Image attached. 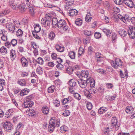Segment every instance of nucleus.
Here are the masks:
<instances>
[{
  "label": "nucleus",
  "mask_w": 135,
  "mask_h": 135,
  "mask_svg": "<svg viewBox=\"0 0 135 135\" xmlns=\"http://www.w3.org/2000/svg\"><path fill=\"white\" fill-rule=\"evenodd\" d=\"M135 26V23L134 24ZM128 34L130 38L132 39L135 38V27L131 26L129 27L128 30Z\"/></svg>",
  "instance_id": "obj_8"
},
{
  "label": "nucleus",
  "mask_w": 135,
  "mask_h": 135,
  "mask_svg": "<svg viewBox=\"0 0 135 135\" xmlns=\"http://www.w3.org/2000/svg\"><path fill=\"white\" fill-rule=\"evenodd\" d=\"M53 103L55 106L56 107H59L60 105V102L59 100L55 99L53 101Z\"/></svg>",
  "instance_id": "obj_51"
},
{
  "label": "nucleus",
  "mask_w": 135,
  "mask_h": 135,
  "mask_svg": "<svg viewBox=\"0 0 135 135\" xmlns=\"http://www.w3.org/2000/svg\"><path fill=\"white\" fill-rule=\"evenodd\" d=\"M134 108L132 106H127L126 108L125 111L127 113H129L133 110Z\"/></svg>",
  "instance_id": "obj_29"
},
{
  "label": "nucleus",
  "mask_w": 135,
  "mask_h": 135,
  "mask_svg": "<svg viewBox=\"0 0 135 135\" xmlns=\"http://www.w3.org/2000/svg\"><path fill=\"white\" fill-rule=\"evenodd\" d=\"M33 104V102L30 100H25L22 104V106L25 108L32 107Z\"/></svg>",
  "instance_id": "obj_13"
},
{
  "label": "nucleus",
  "mask_w": 135,
  "mask_h": 135,
  "mask_svg": "<svg viewBox=\"0 0 135 135\" xmlns=\"http://www.w3.org/2000/svg\"><path fill=\"white\" fill-rule=\"evenodd\" d=\"M78 11L76 10L72 9H70L69 12V15L71 16H76L78 13Z\"/></svg>",
  "instance_id": "obj_17"
},
{
  "label": "nucleus",
  "mask_w": 135,
  "mask_h": 135,
  "mask_svg": "<svg viewBox=\"0 0 135 135\" xmlns=\"http://www.w3.org/2000/svg\"><path fill=\"white\" fill-rule=\"evenodd\" d=\"M85 21L86 22H89L91 20V17L90 13H87L85 17Z\"/></svg>",
  "instance_id": "obj_31"
},
{
  "label": "nucleus",
  "mask_w": 135,
  "mask_h": 135,
  "mask_svg": "<svg viewBox=\"0 0 135 135\" xmlns=\"http://www.w3.org/2000/svg\"><path fill=\"white\" fill-rule=\"evenodd\" d=\"M111 124L110 125L109 128L111 129L115 128V130L116 131L118 130L120 126V124H117V119L116 117H112L111 120Z\"/></svg>",
  "instance_id": "obj_2"
},
{
  "label": "nucleus",
  "mask_w": 135,
  "mask_h": 135,
  "mask_svg": "<svg viewBox=\"0 0 135 135\" xmlns=\"http://www.w3.org/2000/svg\"><path fill=\"white\" fill-rule=\"evenodd\" d=\"M103 31L105 33L107 37H110V34L111 33L110 30L109 29H106L105 28H104L103 29Z\"/></svg>",
  "instance_id": "obj_28"
},
{
  "label": "nucleus",
  "mask_w": 135,
  "mask_h": 135,
  "mask_svg": "<svg viewBox=\"0 0 135 135\" xmlns=\"http://www.w3.org/2000/svg\"><path fill=\"white\" fill-rule=\"evenodd\" d=\"M57 26L59 28L62 29L65 31L69 30V27L67 25L66 21L63 19L59 21L57 23Z\"/></svg>",
  "instance_id": "obj_4"
},
{
  "label": "nucleus",
  "mask_w": 135,
  "mask_h": 135,
  "mask_svg": "<svg viewBox=\"0 0 135 135\" xmlns=\"http://www.w3.org/2000/svg\"><path fill=\"white\" fill-rule=\"evenodd\" d=\"M107 7L109 11L112 10L113 9H117V7H114L111 5L110 6L109 4H107Z\"/></svg>",
  "instance_id": "obj_55"
},
{
  "label": "nucleus",
  "mask_w": 135,
  "mask_h": 135,
  "mask_svg": "<svg viewBox=\"0 0 135 135\" xmlns=\"http://www.w3.org/2000/svg\"><path fill=\"white\" fill-rule=\"evenodd\" d=\"M14 0H9L8 3L9 5L11 7V8L12 6H13V5L14 4Z\"/></svg>",
  "instance_id": "obj_58"
},
{
  "label": "nucleus",
  "mask_w": 135,
  "mask_h": 135,
  "mask_svg": "<svg viewBox=\"0 0 135 135\" xmlns=\"http://www.w3.org/2000/svg\"><path fill=\"white\" fill-rule=\"evenodd\" d=\"M31 45L33 47V48L35 49L36 50L37 49L36 48L38 47V46L37 45L36 43L34 42H31Z\"/></svg>",
  "instance_id": "obj_59"
},
{
  "label": "nucleus",
  "mask_w": 135,
  "mask_h": 135,
  "mask_svg": "<svg viewBox=\"0 0 135 135\" xmlns=\"http://www.w3.org/2000/svg\"><path fill=\"white\" fill-rule=\"evenodd\" d=\"M9 11L7 10H5L1 12L0 13V17L3 16L4 15L8 13Z\"/></svg>",
  "instance_id": "obj_54"
},
{
  "label": "nucleus",
  "mask_w": 135,
  "mask_h": 135,
  "mask_svg": "<svg viewBox=\"0 0 135 135\" xmlns=\"http://www.w3.org/2000/svg\"><path fill=\"white\" fill-rule=\"evenodd\" d=\"M0 51L1 53L6 54L7 52V49L4 46H2L0 49Z\"/></svg>",
  "instance_id": "obj_49"
},
{
  "label": "nucleus",
  "mask_w": 135,
  "mask_h": 135,
  "mask_svg": "<svg viewBox=\"0 0 135 135\" xmlns=\"http://www.w3.org/2000/svg\"><path fill=\"white\" fill-rule=\"evenodd\" d=\"M34 32H38L41 30V28L40 26H39V24H37L35 26L34 25Z\"/></svg>",
  "instance_id": "obj_34"
},
{
  "label": "nucleus",
  "mask_w": 135,
  "mask_h": 135,
  "mask_svg": "<svg viewBox=\"0 0 135 135\" xmlns=\"http://www.w3.org/2000/svg\"><path fill=\"white\" fill-rule=\"evenodd\" d=\"M104 90V88L102 86L100 87L98 90V93H103Z\"/></svg>",
  "instance_id": "obj_57"
},
{
  "label": "nucleus",
  "mask_w": 135,
  "mask_h": 135,
  "mask_svg": "<svg viewBox=\"0 0 135 135\" xmlns=\"http://www.w3.org/2000/svg\"><path fill=\"white\" fill-rule=\"evenodd\" d=\"M20 5H17L14 4L13 5V6H12L11 7L12 9H14L17 10L18 8H19Z\"/></svg>",
  "instance_id": "obj_62"
},
{
  "label": "nucleus",
  "mask_w": 135,
  "mask_h": 135,
  "mask_svg": "<svg viewBox=\"0 0 135 135\" xmlns=\"http://www.w3.org/2000/svg\"><path fill=\"white\" fill-rule=\"evenodd\" d=\"M26 7L25 4H21L19 8L20 11L22 13L24 12L26 9Z\"/></svg>",
  "instance_id": "obj_26"
},
{
  "label": "nucleus",
  "mask_w": 135,
  "mask_h": 135,
  "mask_svg": "<svg viewBox=\"0 0 135 135\" xmlns=\"http://www.w3.org/2000/svg\"><path fill=\"white\" fill-rule=\"evenodd\" d=\"M11 44L13 46H16L17 45V41L16 39H13L11 41Z\"/></svg>",
  "instance_id": "obj_53"
},
{
  "label": "nucleus",
  "mask_w": 135,
  "mask_h": 135,
  "mask_svg": "<svg viewBox=\"0 0 135 135\" xmlns=\"http://www.w3.org/2000/svg\"><path fill=\"white\" fill-rule=\"evenodd\" d=\"M86 107L88 110H90L92 108V104L90 102L88 103L87 104Z\"/></svg>",
  "instance_id": "obj_56"
},
{
  "label": "nucleus",
  "mask_w": 135,
  "mask_h": 135,
  "mask_svg": "<svg viewBox=\"0 0 135 135\" xmlns=\"http://www.w3.org/2000/svg\"><path fill=\"white\" fill-rule=\"evenodd\" d=\"M55 90V86H51L49 87L48 89V91L50 93H53Z\"/></svg>",
  "instance_id": "obj_41"
},
{
  "label": "nucleus",
  "mask_w": 135,
  "mask_h": 135,
  "mask_svg": "<svg viewBox=\"0 0 135 135\" xmlns=\"http://www.w3.org/2000/svg\"><path fill=\"white\" fill-rule=\"evenodd\" d=\"M55 48L57 51L60 52H62L64 50V47L61 46L58 44L55 45Z\"/></svg>",
  "instance_id": "obj_24"
},
{
  "label": "nucleus",
  "mask_w": 135,
  "mask_h": 135,
  "mask_svg": "<svg viewBox=\"0 0 135 135\" xmlns=\"http://www.w3.org/2000/svg\"><path fill=\"white\" fill-rule=\"evenodd\" d=\"M68 127L65 126H61L60 128V131L61 132H63L64 131L66 132L68 131Z\"/></svg>",
  "instance_id": "obj_40"
},
{
  "label": "nucleus",
  "mask_w": 135,
  "mask_h": 135,
  "mask_svg": "<svg viewBox=\"0 0 135 135\" xmlns=\"http://www.w3.org/2000/svg\"><path fill=\"white\" fill-rule=\"evenodd\" d=\"M108 109L107 108L105 107H102L100 108L98 110V112L100 114H102L107 110Z\"/></svg>",
  "instance_id": "obj_23"
},
{
  "label": "nucleus",
  "mask_w": 135,
  "mask_h": 135,
  "mask_svg": "<svg viewBox=\"0 0 135 135\" xmlns=\"http://www.w3.org/2000/svg\"><path fill=\"white\" fill-rule=\"evenodd\" d=\"M75 23L76 25L79 26L82 24V20L80 18H78L76 20Z\"/></svg>",
  "instance_id": "obj_38"
},
{
  "label": "nucleus",
  "mask_w": 135,
  "mask_h": 135,
  "mask_svg": "<svg viewBox=\"0 0 135 135\" xmlns=\"http://www.w3.org/2000/svg\"><path fill=\"white\" fill-rule=\"evenodd\" d=\"M68 55L69 57L71 59H75V54L73 51H70Z\"/></svg>",
  "instance_id": "obj_30"
},
{
  "label": "nucleus",
  "mask_w": 135,
  "mask_h": 135,
  "mask_svg": "<svg viewBox=\"0 0 135 135\" xmlns=\"http://www.w3.org/2000/svg\"><path fill=\"white\" fill-rule=\"evenodd\" d=\"M13 125L10 122H6L3 125L4 129L8 132L10 131L13 128Z\"/></svg>",
  "instance_id": "obj_10"
},
{
  "label": "nucleus",
  "mask_w": 135,
  "mask_h": 135,
  "mask_svg": "<svg viewBox=\"0 0 135 135\" xmlns=\"http://www.w3.org/2000/svg\"><path fill=\"white\" fill-rule=\"evenodd\" d=\"M89 73L87 70H82L81 71V73H80V75L82 78V79H88L91 78V77L90 76L88 75Z\"/></svg>",
  "instance_id": "obj_11"
},
{
  "label": "nucleus",
  "mask_w": 135,
  "mask_h": 135,
  "mask_svg": "<svg viewBox=\"0 0 135 135\" xmlns=\"http://www.w3.org/2000/svg\"><path fill=\"white\" fill-rule=\"evenodd\" d=\"M48 38L51 40L52 41L54 39L55 37V33L52 31H51L48 34Z\"/></svg>",
  "instance_id": "obj_22"
},
{
  "label": "nucleus",
  "mask_w": 135,
  "mask_h": 135,
  "mask_svg": "<svg viewBox=\"0 0 135 135\" xmlns=\"http://www.w3.org/2000/svg\"><path fill=\"white\" fill-rule=\"evenodd\" d=\"M70 111L67 110L64 111L62 114L64 117H67L70 115Z\"/></svg>",
  "instance_id": "obj_48"
},
{
  "label": "nucleus",
  "mask_w": 135,
  "mask_h": 135,
  "mask_svg": "<svg viewBox=\"0 0 135 135\" xmlns=\"http://www.w3.org/2000/svg\"><path fill=\"white\" fill-rule=\"evenodd\" d=\"M23 32L21 29H18L16 31V35L18 37L21 36L23 34Z\"/></svg>",
  "instance_id": "obj_42"
},
{
  "label": "nucleus",
  "mask_w": 135,
  "mask_h": 135,
  "mask_svg": "<svg viewBox=\"0 0 135 135\" xmlns=\"http://www.w3.org/2000/svg\"><path fill=\"white\" fill-rule=\"evenodd\" d=\"M123 62L119 58H116L115 61H113L111 64L112 66L115 69L120 67L123 64Z\"/></svg>",
  "instance_id": "obj_5"
},
{
  "label": "nucleus",
  "mask_w": 135,
  "mask_h": 135,
  "mask_svg": "<svg viewBox=\"0 0 135 135\" xmlns=\"http://www.w3.org/2000/svg\"><path fill=\"white\" fill-rule=\"evenodd\" d=\"M33 36L36 38L37 39H40V38L38 34L37 33V32H35L34 31L32 32Z\"/></svg>",
  "instance_id": "obj_47"
},
{
  "label": "nucleus",
  "mask_w": 135,
  "mask_h": 135,
  "mask_svg": "<svg viewBox=\"0 0 135 135\" xmlns=\"http://www.w3.org/2000/svg\"><path fill=\"white\" fill-rule=\"evenodd\" d=\"M122 3L123 4H125L130 8H133L134 6V3L132 0H123Z\"/></svg>",
  "instance_id": "obj_12"
},
{
  "label": "nucleus",
  "mask_w": 135,
  "mask_h": 135,
  "mask_svg": "<svg viewBox=\"0 0 135 135\" xmlns=\"http://www.w3.org/2000/svg\"><path fill=\"white\" fill-rule=\"evenodd\" d=\"M6 27L8 30L12 33H13L15 30V26L13 24L11 23H8L6 25Z\"/></svg>",
  "instance_id": "obj_15"
},
{
  "label": "nucleus",
  "mask_w": 135,
  "mask_h": 135,
  "mask_svg": "<svg viewBox=\"0 0 135 135\" xmlns=\"http://www.w3.org/2000/svg\"><path fill=\"white\" fill-rule=\"evenodd\" d=\"M74 0H65V3L64 7L66 9H68L70 6L73 5L74 3Z\"/></svg>",
  "instance_id": "obj_14"
},
{
  "label": "nucleus",
  "mask_w": 135,
  "mask_h": 135,
  "mask_svg": "<svg viewBox=\"0 0 135 135\" xmlns=\"http://www.w3.org/2000/svg\"><path fill=\"white\" fill-rule=\"evenodd\" d=\"M52 25H55L56 26L57 25V23L58 22V21L57 18H53L52 20Z\"/></svg>",
  "instance_id": "obj_52"
},
{
  "label": "nucleus",
  "mask_w": 135,
  "mask_h": 135,
  "mask_svg": "<svg viewBox=\"0 0 135 135\" xmlns=\"http://www.w3.org/2000/svg\"><path fill=\"white\" fill-rule=\"evenodd\" d=\"M94 36L95 38L96 39H99L101 37V34L99 32H95L94 34Z\"/></svg>",
  "instance_id": "obj_50"
},
{
  "label": "nucleus",
  "mask_w": 135,
  "mask_h": 135,
  "mask_svg": "<svg viewBox=\"0 0 135 135\" xmlns=\"http://www.w3.org/2000/svg\"><path fill=\"white\" fill-rule=\"evenodd\" d=\"M79 86L82 88H85L87 86L88 84L89 83L90 81L88 79H81L77 81Z\"/></svg>",
  "instance_id": "obj_6"
},
{
  "label": "nucleus",
  "mask_w": 135,
  "mask_h": 135,
  "mask_svg": "<svg viewBox=\"0 0 135 135\" xmlns=\"http://www.w3.org/2000/svg\"><path fill=\"white\" fill-rule=\"evenodd\" d=\"M73 71V69L71 66L68 67L66 70V71L67 73L69 74H71Z\"/></svg>",
  "instance_id": "obj_32"
},
{
  "label": "nucleus",
  "mask_w": 135,
  "mask_h": 135,
  "mask_svg": "<svg viewBox=\"0 0 135 135\" xmlns=\"http://www.w3.org/2000/svg\"><path fill=\"white\" fill-rule=\"evenodd\" d=\"M35 61H36L40 64L42 65L43 64V60L41 57L38 58L36 60H35Z\"/></svg>",
  "instance_id": "obj_39"
},
{
  "label": "nucleus",
  "mask_w": 135,
  "mask_h": 135,
  "mask_svg": "<svg viewBox=\"0 0 135 135\" xmlns=\"http://www.w3.org/2000/svg\"><path fill=\"white\" fill-rule=\"evenodd\" d=\"M118 17L119 19L122 20L124 23L127 22V21L130 22H131L133 24L135 23V17H133L131 18L127 15H125L123 16L120 14L118 15L117 16H115L114 18H116L117 19Z\"/></svg>",
  "instance_id": "obj_1"
},
{
  "label": "nucleus",
  "mask_w": 135,
  "mask_h": 135,
  "mask_svg": "<svg viewBox=\"0 0 135 135\" xmlns=\"http://www.w3.org/2000/svg\"><path fill=\"white\" fill-rule=\"evenodd\" d=\"M16 52L15 50L12 49L10 52V58L12 61L14 60L16 57Z\"/></svg>",
  "instance_id": "obj_18"
},
{
  "label": "nucleus",
  "mask_w": 135,
  "mask_h": 135,
  "mask_svg": "<svg viewBox=\"0 0 135 135\" xmlns=\"http://www.w3.org/2000/svg\"><path fill=\"white\" fill-rule=\"evenodd\" d=\"M36 71L37 73L39 74H42L43 71L42 68L40 66H39L37 68Z\"/></svg>",
  "instance_id": "obj_44"
},
{
  "label": "nucleus",
  "mask_w": 135,
  "mask_h": 135,
  "mask_svg": "<svg viewBox=\"0 0 135 135\" xmlns=\"http://www.w3.org/2000/svg\"><path fill=\"white\" fill-rule=\"evenodd\" d=\"M13 110L12 109H10L8 110V111L6 113V117L7 118L10 117L13 114Z\"/></svg>",
  "instance_id": "obj_25"
},
{
  "label": "nucleus",
  "mask_w": 135,
  "mask_h": 135,
  "mask_svg": "<svg viewBox=\"0 0 135 135\" xmlns=\"http://www.w3.org/2000/svg\"><path fill=\"white\" fill-rule=\"evenodd\" d=\"M112 42L113 43H114L116 41L117 35L115 33H112Z\"/></svg>",
  "instance_id": "obj_45"
},
{
  "label": "nucleus",
  "mask_w": 135,
  "mask_h": 135,
  "mask_svg": "<svg viewBox=\"0 0 135 135\" xmlns=\"http://www.w3.org/2000/svg\"><path fill=\"white\" fill-rule=\"evenodd\" d=\"M74 97L78 100H80L81 98L80 95L78 93H76L75 94Z\"/></svg>",
  "instance_id": "obj_61"
},
{
  "label": "nucleus",
  "mask_w": 135,
  "mask_h": 135,
  "mask_svg": "<svg viewBox=\"0 0 135 135\" xmlns=\"http://www.w3.org/2000/svg\"><path fill=\"white\" fill-rule=\"evenodd\" d=\"M78 52V56H79L84 53L85 51L82 47H80L79 49Z\"/></svg>",
  "instance_id": "obj_37"
},
{
  "label": "nucleus",
  "mask_w": 135,
  "mask_h": 135,
  "mask_svg": "<svg viewBox=\"0 0 135 135\" xmlns=\"http://www.w3.org/2000/svg\"><path fill=\"white\" fill-rule=\"evenodd\" d=\"M28 73L25 71H22L21 72V75L22 77H24L28 76Z\"/></svg>",
  "instance_id": "obj_64"
},
{
  "label": "nucleus",
  "mask_w": 135,
  "mask_h": 135,
  "mask_svg": "<svg viewBox=\"0 0 135 135\" xmlns=\"http://www.w3.org/2000/svg\"><path fill=\"white\" fill-rule=\"evenodd\" d=\"M5 83V80L3 79H0V91H1L3 89L2 85H4Z\"/></svg>",
  "instance_id": "obj_36"
},
{
  "label": "nucleus",
  "mask_w": 135,
  "mask_h": 135,
  "mask_svg": "<svg viewBox=\"0 0 135 135\" xmlns=\"http://www.w3.org/2000/svg\"><path fill=\"white\" fill-rule=\"evenodd\" d=\"M55 122L54 121H53L50 120L48 126V130L50 133L53 132L55 127H57L55 124Z\"/></svg>",
  "instance_id": "obj_9"
},
{
  "label": "nucleus",
  "mask_w": 135,
  "mask_h": 135,
  "mask_svg": "<svg viewBox=\"0 0 135 135\" xmlns=\"http://www.w3.org/2000/svg\"><path fill=\"white\" fill-rule=\"evenodd\" d=\"M22 66L23 67H27L28 65V62L27 59L25 57H22L20 59Z\"/></svg>",
  "instance_id": "obj_16"
},
{
  "label": "nucleus",
  "mask_w": 135,
  "mask_h": 135,
  "mask_svg": "<svg viewBox=\"0 0 135 135\" xmlns=\"http://www.w3.org/2000/svg\"><path fill=\"white\" fill-rule=\"evenodd\" d=\"M93 49L91 46H90L88 47V54L89 55L91 54L93 52Z\"/></svg>",
  "instance_id": "obj_63"
},
{
  "label": "nucleus",
  "mask_w": 135,
  "mask_h": 135,
  "mask_svg": "<svg viewBox=\"0 0 135 135\" xmlns=\"http://www.w3.org/2000/svg\"><path fill=\"white\" fill-rule=\"evenodd\" d=\"M30 115L33 116L36 114L35 110L33 109H30L29 110Z\"/></svg>",
  "instance_id": "obj_43"
},
{
  "label": "nucleus",
  "mask_w": 135,
  "mask_h": 135,
  "mask_svg": "<svg viewBox=\"0 0 135 135\" xmlns=\"http://www.w3.org/2000/svg\"><path fill=\"white\" fill-rule=\"evenodd\" d=\"M72 100V99L70 97H69L67 98H64L62 101V103L63 105H64L68 103Z\"/></svg>",
  "instance_id": "obj_20"
},
{
  "label": "nucleus",
  "mask_w": 135,
  "mask_h": 135,
  "mask_svg": "<svg viewBox=\"0 0 135 135\" xmlns=\"http://www.w3.org/2000/svg\"><path fill=\"white\" fill-rule=\"evenodd\" d=\"M17 83L22 86H25L26 84V81L24 79L20 80V81H18Z\"/></svg>",
  "instance_id": "obj_35"
},
{
  "label": "nucleus",
  "mask_w": 135,
  "mask_h": 135,
  "mask_svg": "<svg viewBox=\"0 0 135 135\" xmlns=\"http://www.w3.org/2000/svg\"><path fill=\"white\" fill-rule=\"evenodd\" d=\"M50 120H51L53 121V120L55 122V124H56V126L57 127H58L59 126V125L60 124V121L59 120H56L55 119V117L52 118L50 119Z\"/></svg>",
  "instance_id": "obj_33"
},
{
  "label": "nucleus",
  "mask_w": 135,
  "mask_h": 135,
  "mask_svg": "<svg viewBox=\"0 0 135 135\" xmlns=\"http://www.w3.org/2000/svg\"><path fill=\"white\" fill-rule=\"evenodd\" d=\"M89 80L90 81L89 83H90V86L91 87H93L95 86V81L93 79H89Z\"/></svg>",
  "instance_id": "obj_46"
},
{
  "label": "nucleus",
  "mask_w": 135,
  "mask_h": 135,
  "mask_svg": "<svg viewBox=\"0 0 135 135\" xmlns=\"http://www.w3.org/2000/svg\"><path fill=\"white\" fill-rule=\"evenodd\" d=\"M42 111L44 114H47L49 113V109L47 106H45L42 108Z\"/></svg>",
  "instance_id": "obj_27"
},
{
  "label": "nucleus",
  "mask_w": 135,
  "mask_h": 135,
  "mask_svg": "<svg viewBox=\"0 0 135 135\" xmlns=\"http://www.w3.org/2000/svg\"><path fill=\"white\" fill-rule=\"evenodd\" d=\"M51 16H46L42 19L41 23L42 26L45 27L50 26L51 19Z\"/></svg>",
  "instance_id": "obj_3"
},
{
  "label": "nucleus",
  "mask_w": 135,
  "mask_h": 135,
  "mask_svg": "<svg viewBox=\"0 0 135 135\" xmlns=\"http://www.w3.org/2000/svg\"><path fill=\"white\" fill-rule=\"evenodd\" d=\"M118 33L122 37H124L126 36L127 32L125 30L123 29H120L119 31H118Z\"/></svg>",
  "instance_id": "obj_19"
},
{
  "label": "nucleus",
  "mask_w": 135,
  "mask_h": 135,
  "mask_svg": "<svg viewBox=\"0 0 135 135\" xmlns=\"http://www.w3.org/2000/svg\"><path fill=\"white\" fill-rule=\"evenodd\" d=\"M29 91L30 90L29 89L27 88H25L22 90L20 93L21 96H23L27 94Z\"/></svg>",
  "instance_id": "obj_21"
},
{
  "label": "nucleus",
  "mask_w": 135,
  "mask_h": 135,
  "mask_svg": "<svg viewBox=\"0 0 135 135\" xmlns=\"http://www.w3.org/2000/svg\"><path fill=\"white\" fill-rule=\"evenodd\" d=\"M106 86L108 89H112L113 87V84L111 83H107L106 84Z\"/></svg>",
  "instance_id": "obj_60"
},
{
  "label": "nucleus",
  "mask_w": 135,
  "mask_h": 135,
  "mask_svg": "<svg viewBox=\"0 0 135 135\" xmlns=\"http://www.w3.org/2000/svg\"><path fill=\"white\" fill-rule=\"evenodd\" d=\"M69 84L70 87L69 88L70 92L71 93H73L75 90L74 87L76 85V80L71 79L69 81Z\"/></svg>",
  "instance_id": "obj_7"
}]
</instances>
